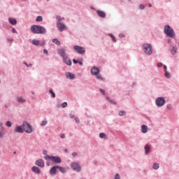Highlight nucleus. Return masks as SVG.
<instances>
[{"mask_svg": "<svg viewBox=\"0 0 179 179\" xmlns=\"http://www.w3.org/2000/svg\"><path fill=\"white\" fill-rule=\"evenodd\" d=\"M31 31L32 33H35L36 34H45L47 31L44 27L38 25H32L31 27Z\"/></svg>", "mask_w": 179, "mask_h": 179, "instance_id": "1", "label": "nucleus"}, {"mask_svg": "<svg viewBox=\"0 0 179 179\" xmlns=\"http://www.w3.org/2000/svg\"><path fill=\"white\" fill-rule=\"evenodd\" d=\"M164 33L168 36V37H171V38H174L176 37V33L174 32V29L170 27V25H165Z\"/></svg>", "mask_w": 179, "mask_h": 179, "instance_id": "2", "label": "nucleus"}, {"mask_svg": "<svg viewBox=\"0 0 179 179\" xmlns=\"http://www.w3.org/2000/svg\"><path fill=\"white\" fill-rule=\"evenodd\" d=\"M91 73L92 75L96 76V79H98L99 80H103V77H101V76L99 74L100 73V69H99V68L93 67L91 69Z\"/></svg>", "mask_w": 179, "mask_h": 179, "instance_id": "3", "label": "nucleus"}, {"mask_svg": "<svg viewBox=\"0 0 179 179\" xmlns=\"http://www.w3.org/2000/svg\"><path fill=\"white\" fill-rule=\"evenodd\" d=\"M22 128L27 134H31L33 132V129L31 128V125L29 123L24 122L22 124Z\"/></svg>", "mask_w": 179, "mask_h": 179, "instance_id": "4", "label": "nucleus"}, {"mask_svg": "<svg viewBox=\"0 0 179 179\" xmlns=\"http://www.w3.org/2000/svg\"><path fill=\"white\" fill-rule=\"evenodd\" d=\"M45 160H52V162H53V163H61V162H62L61 158L59 157L46 155L45 157Z\"/></svg>", "mask_w": 179, "mask_h": 179, "instance_id": "5", "label": "nucleus"}, {"mask_svg": "<svg viewBox=\"0 0 179 179\" xmlns=\"http://www.w3.org/2000/svg\"><path fill=\"white\" fill-rule=\"evenodd\" d=\"M143 51L147 55L152 54V45L150 44H144L143 45Z\"/></svg>", "mask_w": 179, "mask_h": 179, "instance_id": "6", "label": "nucleus"}, {"mask_svg": "<svg viewBox=\"0 0 179 179\" xmlns=\"http://www.w3.org/2000/svg\"><path fill=\"white\" fill-rule=\"evenodd\" d=\"M155 103L157 107H163V105L166 104V99H164V97H158L156 99Z\"/></svg>", "mask_w": 179, "mask_h": 179, "instance_id": "7", "label": "nucleus"}, {"mask_svg": "<svg viewBox=\"0 0 179 179\" xmlns=\"http://www.w3.org/2000/svg\"><path fill=\"white\" fill-rule=\"evenodd\" d=\"M73 48L78 54H85L86 52V49L82 46L75 45Z\"/></svg>", "mask_w": 179, "mask_h": 179, "instance_id": "8", "label": "nucleus"}, {"mask_svg": "<svg viewBox=\"0 0 179 179\" xmlns=\"http://www.w3.org/2000/svg\"><path fill=\"white\" fill-rule=\"evenodd\" d=\"M71 169H73V170H75L76 171H80V170H82L80 165H79V164L76 162H72L71 164Z\"/></svg>", "mask_w": 179, "mask_h": 179, "instance_id": "9", "label": "nucleus"}, {"mask_svg": "<svg viewBox=\"0 0 179 179\" xmlns=\"http://www.w3.org/2000/svg\"><path fill=\"white\" fill-rule=\"evenodd\" d=\"M57 27L60 31H64V30H66V26L65 24L62 23L61 22H58L57 23Z\"/></svg>", "mask_w": 179, "mask_h": 179, "instance_id": "10", "label": "nucleus"}, {"mask_svg": "<svg viewBox=\"0 0 179 179\" xmlns=\"http://www.w3.org/2000/svg\"><path fill=\"white\" fill-rule=\"evenodd\" d=\"M58 54L60 55L61 57H62L63 59H66V54L65 53V49L61 48L58 50Z\"/></svg>", "mask_w": 179, "mask_h": 179, "instance_id": "11", "label": "nucleus"}, {"mask_svg": "<svg viewBox=\"0 0 179 179\" xmlns=\"http://www.w3.org/2000/svg\"><path fill=\"white\" fill-rule=\"evenodd\" d=\"M15 132H17L18 134H23L24 132V130L23 129V125L22 126H17L15 129Z\"/></svg>", "mask_w": 179, "mask_h": 179, "instance_id": "12", "label": "nucleus"}, {"mask_svg": "<svg viewBox=\"0 0 179 179\" xmlns=\"http://www.w3.org/2000/svg\"><path fill=\"white\" fill-rule=\"evenodd\" d=\"M32 44L33 45H37V46H41V47H43V45H44L45 43H40V41L38 40H36V39H34L32 41Z\"/></svg>", "mask_w": 179, "mask_h": 179, "instance_id": "13", "label": "nucleus"}, {"mask_svg": "<svg viewBox=\"0 0 179 179\" xmlns=\"http://www.w3.org/2000/svg\"><path fill=\"white\" fill-rule=\"evenodd\" d=\"M57 169H58L57 166L52 167L50 170V176H55V174H57Z\"/></svg>", "mask_w": 179, "mask_h": 179, "instance_id": "14", "label": "nucleus"}, {"mask_svg": "<svg viewBox=\"0 0 179 179\" xmlns=\"http://www.w3.org/2000/svg\"><path fill=\"white\" fill-rule=\"evenodd\" d=\"M35 164L36 166H38V167H44V161L43 159H38L35 162Z\"/></svg>", "mask_w": 179, "mask_h": 179, "instance_id": "15", "label": "nucleus"}, {"mask_svg": "<svg viewBox=\"0 0 179 179\" xmlns=\"http://www.w3.org/2000/svg\"><path fill=\"white\" fill-rule=\"evenodd\" d=\"M31 171L35 173L36 174H41V171L40 170V169L37 166H33L31 168Z\"/></svg>", "mask_w": 179, "mask_h": 179, "instance_id": "16", "label": "nucleus"}, {"mask_svg": "<svg viewBox=\"0 0 179 179\" xmlns=\"http://www.w3.org/2000/svg\"><path fill=\"white\" fill-rule=\"evenodd\" d=\"M96 13L98 16H99V17H102V18L106 17V13H104V11L96 10Z\"/></svg>", "mask_w": 179, "mask_h": 179, "instance_id": "17", "label": "nucleus"}, {"mask_svg": "<svg viewBox=\"0 0 179 179\" xmlns=\"http://www.w3.org/2000/svg\"><path fill=\"white\" fill-rule=\"evenodd\" d=\"M17 101L21 104H23V103H26V99L23 98V96H17Z\"/></svg>", "mask_w": 179, "mask_h": 179, "instance_id": "18", "label": "nucleus"}, {"mask_svg": "<svg viewBox=\"0 0 179 179\" xmlns=\"http://www.w3.org/2000/svg\"><path fill=\"white\" fill-rule=\"evenodd\" d=\"M63 61L65 64H66V65H72V62L68 58V57H66V59H63Z\"/></svg>", "mask_w": 179, "mask_h": 179, "instance_id": "19", "label": "nucleus"}, {"mask_svg": "<svg viewBox=\"0 0 179 179\" xmlns=\"http://www.w3.org/2000/svg\"><path fill=\"white\" fill-rule=\"evenodd\" d=\"M141 132L143 134H146L148 132V126L143 124L141 126Z\"/></svg>", "mask_w": 179, "mask_h": 179, "instance_id": "20", "label": "nucleus"}, {"mask_svg": "<svg viewBox=\"0 0 179 179\" xmlns=\"http://www.w3.org/2000/svg\"><path fill=\"white\" fill-rule=\"evenodd\" d=\"M8 22H10V24H17V23L16 19H13L12 17L8 18Z\"/></svg>", "mask_w": 179, "mask_h": 179, "instance_id": "21", "label": "nucleus"}, {"mask_svg": "<svg viewBox=\"0 0 179 179\" xmlns=\"http://www.w3.org/2000/svg\"><path fill=\"white\" fill-rule=\"evenodd\" d=\"M66 76L67 78H69V79H75V75H73L71 73H66Z\"/></svg>", "mask_w": 179, "mask_h": 179, "instance_id": "22", "label": "nucleus"}, {"mask_svg": "<svg viewBox=\"0 0 179 179\" xmlns=\"http://www.w3.org/2000/svg\"><path fill=\"white\" fill-rule=\"evenodd\" d=\"M145 152L146 155H148V153H149V152H150V147H149V145H146L145 146Z\"/></svg>", "mask_w": 179, "mask_h": 179, "instance_id": "23", "label": "nucleus"}, {"mask_svg": "<svg viewBox=\"0 0 179 179\" xmlns=\"http://www.w3.org/2000/svg\"><path fill=\"white\" fill-rule=\"evenodd\" d=\"M52 43H54L55 44H56V45H61V42L59 41H58L57 38H55L52 40Z\"/></svg>", "mask_w": 179, "mask_h": 179, "instance_id": "24", "label": "nucleus"}, {"mask_svg": "<svg viewBox=\"0 0 179 179\" xmlns=\"http://www.w3.org/2000/svg\"><path fill=\"white\" fill-rule=\"evenodd\" d=\"M57 169L61 171V173H65V168L59 166H57Z\"/></svg>", "mask_w": 179, "mask_h": 179, "instance_id": "25", "label": "nucleus"}, {"mask_svg": "<svg viewBox=\"0 0 179 179\" xmlns=\"http://www.w3.org/2000/svg\"><path fill=\"white\" fill-rule=\"evenodd\" d=\"M171 52L173 55H174V54H176L177 52V48L173 47V49L171 50Z\"/></svg>", "mask_w": 179, "mask_h": 179, "instance_id": "26", "label": "nucleus"}, {"mask_svg": "<svg viewBox=\"0 0 179 179\" xmlns=\"http://www.w3.org/2000/svg\"><path fill=\"white\" fill-rule=\"evenodd\" d=\"M109 36L112 38L113 41L114 43H116L117 40L115 39V36H114V35H113V34H110Z\"/></svg>", "mask_w": 179, "mask_h": 179, "instance_id": "27", "label": "nucleus"}, {"mask_svg": "<svg viewBox=\"0 0 179 179\" xmlns=\"http://www.w3.org/2000/svg\"><path fill=\"white\" fill-rule=\"evenodd\" d=\"M36 22H43V17L42 16H38L36 19Z\"/></svg>", "mask_w": 179, "mask_h": 179, "instance_id": "28", "label": "nucleus"}, {"mask_svg": "<svg viewBox=\"0 0 179 179\" xmlns=\"http://www.w3.org/2000/svg\"><path fill=\"white\" fill-rule=\"evenodd\" d=\"M165 76L166 78H167L168 79H170V78H171V76L170 75V73L165 71Z\"/></svg>", "mask_w": 179, "mask_h": 179, "instance_id": "29", "label": "nucleus"}, {"mask_svg": "<svg viewBox=\"0 0 179 179\" xmlns=\"http://www.w3.org/2000/svg\"><path fill=\"white\" fill-rule=\"evenodd\" d=\"M159 164H153V169L154 170H157V169H159Z\"/></svg>", "mask_w": 179, "mask_h": 179, "instance_id": "30", "label": "nucleus"}, {"mask_svg": "<svg viewBox=\"0 0 179 179\" xmlns=\"http://www.w3.org/2000/svg\"><path fill=\"white\" fill-rule=\"evenodd\" d=\"M48 122L45 120H43L41 122V127H45V125H47Z\"/></svg>", "mask_w": 179, "mask_h": 179, "instance_id": "31", "label": "nucleus"}, {"mask_svg": "<svg viewBox=\"0 0 179 179\" xmlns=\"http://www.w3.org/2000/svg\"><path fill=\"white\" fill-rule=\"evenodd\" d=\"M57 20H58V22H61V20H64V17H61V16L59 15H57Z\"/></svg>", "mask_w": 179, "mask_h": 179, "instance_id": "32", "label": "nucleus"}, {"mask_svg": "<svg viewBox=\"0 0 179 179\" xmlns=\"http://www.w3.org/2000/svg\"><path fill=\"white\" fill-rule=\"evenodd\" d=\"M6 126L10 127H12V123L10 121H8L6 122Z\"/></svg>", "mask_w": 179, "mask_h": 179, "instance_id": "33", "label": "nucleus"}, {"mask_svg": "<svg viewBox=\"0 0 179 179\" xmlns=\"http://www.w3.org/2000/svg\"><path fill=\"white\" fill-rule=\"evenodd\" d=\"M50 93L52 95V97L55 98V93H54V92L52 91V90H50Z\"/></svg>", "mask_w": 179, "mask_h": 179, "instance_id": "34", "label": "nucleus"}, {"mask_svg": "<svg viewBox=\"0 0 179 179\" xmlns=\"http://www.w3.org/2000/svg\"><path fill=\"white\" fill-rule=\"evenodd\" d=\"M67 106H68V103L66 102H64L63 103H62V108H65V107H67Z\"/></svg>", "mask_w": 179, "mask_h": 179, "instance_id": "35", "label": "nucleus"}, {"mask_svg": "<svg viewBox=\"0 0 179 179\" xmlns=\"http://www.w3.org/2000/svg\"><path fill=\"white\" fill-rule=\"evenodd\" d=\"M119 115L120 116L125 115V111L124 110L119 111Z\"/></svg>", "mask_w": 179, "mask_h": 179, "instance_id": "36", "label": "nucleus"}, {"mask_svg": "<svg viewBox=\"0 0 179 179\" xmlns=\"http://www.w3.org/2000/svg\"><path fill=\"white\" fill-rule=\"evenodd\" d=\"M99 138H106V134H104V133H101L99 134Z\"/></svg>", "mask_w": 179, "mask_h": 179, "instance_id": "37", "label": "nucleus"}, {"mask_svg": "<svg viewBox=\"0 0 179 179\" xmlns=\"http://www.w3.org/2000/svg\"><path fill=\"white\" fill-rule=\"evenodd\" d=\"M106 99H107V100H108V101L112 103V104H117V103H115V101L110 100V98L107 97Z\"/></svg>", "mask_w": 179, "mask_h": 179, "instance_id": "38", "label": "nucleus"}, {"mask_svg": "<svg viewBox=\"0 0 179 179\" xmlns=\"http://www.w3.org/2000/svg\"><path fill=\"white\" fill-rule=\"evenodd\" d=\"M114 179H120V174L116 173V174L115 175Z\"/></svg>", "mask_w": 179, "mask_h": 179, "instance_id": "39", "label": "nucleus"}, {"mask_svg": "<svg viewBox=\"0 0 179 179\" xmlns=\"http://www.w3.org/2000/svg\"><path fill=\"white\" fill-rule=\"evenodd\" d=\"M166 108H167L168 110H171V109L173 108V106H172L171 104H169V105H168V106H166Z\"/></svg>", "mask_w": 179, "mask_h": 179, "instance_id": "40", "label": "nucleus"}, {"mask_svg": "<svg viewBox=\"0 0 179 179\" xmlns=\"http://www.w3.org/2000/svg\"><path fill=\"white\" fill-rule=\"evenodd\" d=\"M157 66H158V68H162V66H163V63H162V62L158 63Z\"/></svg>", "mask_w": 179, "mask_h": 179, "instance_id": "41", "label": "nucleus"}, {"mask_svg": "<svg viewBox=\"0 0 179 179\" xmlns=\"http://www.w3.org/2000/svg\"><path fill=\"white\" fill-rule=\"evenodd\" d=\"M73 64H78V63H79V61H78V60L73 59Z\"/></svg>", "mask_w": 179, "mask_h": 179, "instance_id": "42", "label": "nucleus"}, {"mask_svg": "<svg viewBox=\"0 0 179 179\" xmlns=\"http://www.w3.org/2000/svg\"><path fill=\"white\" fill-rule=\"evenodd\" d=\"M43 54H46V55H48V50H43Z\"/></svg>", "mask_w": 179, "mask_h": 179, "instance_id": "43", "label": "nucleus"}, {"mask_svg": "<svg viewBox=\"0 0 179 179\" xmlns=\"http://www.w3.org/2000/svg\"><path fill=\"white\" fill-rule=\"evenodd\" d=\"M72 156H73V157H76V156H78V153L77 152H73Z\"/></svg>", "mask_w": 179, "mask_h": 179, "instance_id": "44", "label": "nucleus"}, {"mask_svg": "<svg viewBox=\"0 0 179 179\" xmlns=\"http://www.w3.org/2000/svg\"><path fill=\"white\" fill-rule=\"evenodd\" d=\"M140 9H145V6L143 4H141Z\"/></svg>", "mask_w": 179, "mask_h": 179, "instance_id": "45", "label": "nucleus"}, {"mask_svg": "<svg viewBox=\"0 0 179 179\" xmlns=\"http://www.w3.org/2000/svg\"><path fill=\"white\" fill-rule=\"evenodd\" d=\"M75 121H76V122L77 124H79V118L76 117V118H75Z\"/></svg>", "mask_w": 179, "mask_h": 179, "instance_id": "46", "label": "nucleus"}, {"mask_svg": "<svg viewBox=\"0 0 179 179\" xmlns=\"http://www.w3.org/2000/svg\"><path fill=\"white\" fill-rule=\"evenodd\" d=\"M12 32L17 34V31H16V29L15 28L12 29Z\"/></svg>", "mask_w": 179, "mask_h": 179, "instance_id": "47", "label": "nucleus"}, {"mask_svg": "<svg viewBox=\"0 0 179 179\" xmlns=\"http://www.w3.org/2000/svg\"><path fill=\"white\" fill-rule=\"evenodd\" d=\"M119 37L120 38H122V37H125V36L124 34H119Z\"/></svg>", "mask_w": 179, "mask_h": 179, "instance_id": "48", "label": "nucleus"}, {"mask_svg": "<svg viewBox=\"0 0 179 179\" xmlns=\"http://www.w3.org/2000/svg\"><path fill=\"white\" fill-rule=\"evenodd\" d=\"M164 72H167V66H164Z\"/></svg>", "mask_w": 179, "mask_h": 179, "instance_id": "49", "label": "nucleus"}, {"mask_svg": "<svg viewBox=\"0 0 179 179\" xmlns=\"http://www.w3.org/2000/svg\"><path fill=\"white\" fill-rule=\"evenodd\" d=\"M100 92L102 94H106V92H104V90H100Z\"/></svg>", "mask_w": 179, "mask_h": 179, "instance_id": "50", "label": "nucleus"}, {"mask_svg": "<svg viewBox=\"0 0 179 179\" xmlns=\"http://www.w3.org/2000/svg\"><path fill=\"white\" fill-rule=\"evenodd\" d=\"M61 138H62V139H64V138H65V134H61Z\"/></svg>", "mask_w": 179, "mask_h": 179, "instance_id": "51", "label": "nucleus"}, {"mask_svg": "<svg viewBox=\"0 0 179 179\" xmlns=\"http://www.w3.org/2000/svg\"><path fill=\"white\" fill-rule=\"evenodd\" d=\"M23 64H24V65H26V66L29 67V64H27V62H24Z\"/></svg>", "mask_w": 179, "mask_h": 179, "instance_id": "52", "label": "nucleus"}, {"mask_svg": "<svg viewBox=\"0 0 179 179\" xmlns=\"http://www.w3.org/2000/svg\"><path fill=\"white\" fill-rule=\"evenodd\" d=\"M78 64H79V65H83V62H78Z\"/></svg>", "mask_w": 179, "mask_h": 179, "instance_id": "53", "label": "nucleus"}, {"mask_svg": "<svg viewBox=\"0 0 179 179\" xmlns=\"http://www.w3.org/2000/svg\"><path fill=\"white\" fill-rule=\"evenodd\" d=\"M148 6H149V8H152V4H151V3H149V4H148Z\"/></svg>", "mask_w": 179, "mask_h": 179, "instance_id": "54", "label": "nucleus"}, {"mask_svg": "<svg viewBox=\"0 0 179 179\" xmlns=\"http://www.w3.org/2000/svg\"><path fill=\"white\" fill-rule=\"evenodd\" d=\"M28 66H29V67H31V66H32V64H28Z\"/></svg>", "mask_w": 179, "mask_h": 179, "instance_id": "55", "label": "nucleus"}, {"mask_svg": "<svg viewBox=\"0 0 179 179\" xmlns=\"http://www.w3.org/2000/svg\"><path fill=\"white\" fill-rule=\"evenodd\" d=\"M71 118H73V115H70Z\"/></svg>", "mask_w": 179, "mask_h": 179, "instance_id": "56", "label": "nucleus"}, {"mask_svg": "<svg viewBox=\"0 0 179 179\" xmlns=\"http://www.w3.org/2000/svg\"><path fill=\"white\" fill-rule=\"evenodd\" d=\"M57 108H59V104L57 105Z\"/></svg>", "mask_w": 179, "mask_h": 179, "instance_id": "57", "label": "nucleus"}, {"mask_svg": "<svg viewBox=\"0 0 179 179\" xmlns=\"http://www.w3.org/2000/svg\"><path fill=\"white\" fill-rule=\"evenodd\" d=\"M8 41H10V39L8 38Z\"/></svg>", "mask_w": 179, "mask_h": 179, "instance_id": "58", "label": "nucleus"}, {"mask_svg": "<svg viewBox=\"0 0 179 179\" xmlns=\"http://www.w3.org/2000/svg\"><path fill=\"white\" fill-rule=\"evenodd\" d=\"M65 152H68V150L66 149V150H65Z\"/></svg>", "mask_w": 179, "mask_h": 179, "instance_id": "59", "label": "nucleus"}, {"mask_svg": "<svg viewBox=\"0 0 179 179\" xmlns=\"http://www.w3.org/2000/svg\"><path fill=\"white\" fill-rule=\"evenodd\" d=\"M24 1H26V0H24Z\"/></svg>", "mask_w": 179, "mask_h": 179, "instance_id": "60", "label": "nucleus"}]
</instances>
